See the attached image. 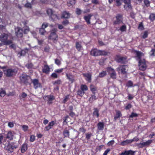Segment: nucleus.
Here are the masks:
<instances>
[{"label": "nucleus", "instance_id": "obj_59", "mask_svg": "<svg viewBox=\"0 0 155 155\" xmlns=\"http://www.w3.org/2000/svg\"><path fill=\"white\" fill-rule=\"evenodd\" d=\"M10 144H11L12 148L13 150L14 149L18 147V146L15 145V143H11Z\"/></svg>", "mask_w": 155, "mask_h": 155}, {"label": "nucleus", "instance_id": "obj_47", "mask_svg": "<svg viewBox=\"0 0 155 155\" xmlns=\"http://www.w3.org/2000/svg\"><path fill=\"white\" fill-rule=\"evenodd\" d=\"M148 33L147 31H144L143 35L142 36V37L143 38H147L148 36Z\"/></svg>", "mask_w": 155, "mask_h": 155}, {"label": "nucleus", "instance_id": "obj_38", "mask_svg": "<svg viewBox=\"0 0 155 155\" xmlns=\"http://www.w3.org/2000/svg\"><path fill=\"white\" fill-rule=\"evenodd\" d=\"M149 19L152 21L155 20V13L151 14L149 16Z\"/></svg>", "mask_w": 155, "mask_h": 155}, {"label": "nucleus", "instance_id": "obj_53", "mask_svg": "<svg viewBox=\"0 0 155 155\" xmlns=\"http://www.w3.org/2000/svg\"><path fill=\"white\" fill-rule=\"evenodd\" d=\"M64 70V68H61L59 69H57L55 70L54 71L55 73H60L62 72L63 70Z\"/></svg>", "mask_w": 155, "mask_h": 155}, {"label": "nucleus", "instance_id": "obj_60", "mask_svg": "<svg viewBox=\"0 0 155 155\" xmlns=\"http://www.w3.org/2000/svg\"><path fill=\"white\" fill-rule=\"evenodd\" d=\"M27 96V94L25 92H23L22 93L21 96L20 97V98H25Z\"/></svg>", "mask_w": 155, "mask_h": 155}, {"label": "nucleus", "instance_id": "obj_34", "mask_svg": "<svg viewBox=\"0 0 155 155\" xmlns=\"http://www.w3.org/2000/svg\"><path fill=\"white\" fill-rule=\"evenodd\" d=\"M75 3V0H70L69 2H68V5L69 7H72Z\"/></svg>", "mask_w": 155, "mask_h": 155}, {"label": "nucleus", "instance_id": "obj_49", "mask_svg": "<svg viewBox=\"0 0 155 155\" xmlns=\"http://www.w3.org/2000/svg\"><path fill=\"white\" fill-rule=\"evenodd\" d=\"M126 28V27L125 25H123L121 26L120 28V30L122 31H125Z\"/></svg>", "mask_w": 155, "mask_h": 155}, {"label": "nucleus", "instance_id": "obj_12", "mask_svg": "<svg viewBox=\"0 0 155 155\" xmlns=\"http://www.w3.org/2000/svg\"><path fill=\"white\" fill-rule=\"evenodd\" d=\"M43 99L45 100L48 101V103L50 104L51 103L52 101L54 100V98L53 95H47L44 96Z\"/></svg>", "mask_w": 155, "mask_h": 155}, {"label": "nucleus", "instance_id": "obj_36", "mask_svg": "<svg viewBox=\"0 0 155 155\" xmlns=\"http://www.w3.org/2000/svg\"><path fill=\"white\" fill-rule=\"evenodd\" d=\"M97 99V98L95 95L94 94L91 95V96L89 100L90 101L92 102L96 100Z\"/></svg>", "mask_w": 155, "mask_h": 155}, {"label": "nucleus", "instance_id": "obj_22", "mask_svg": "<svg viewBox=\"0 0 155 155\" xmlns=\"http://www.w3.org/2000/svg\"><path fill=\"white\" fill-rule=\"evenodd\" d=\"M28 145L26 143H24L22 146L21 149V151L22 153H23L25 152L28 149Z\"/></svg>", "mask_w": 155, "mask_h": 155}, {"label": "nucleus", "instance_id": "obj_27", "mask_svg": "<svg viewBox=\"0 0 155 155\" xmlns=\"http://www.w3.org/2000/svg\"><path fill=\"white\" fill-rule=\"evenodd\" d=\"M70 16V15L68 12H63L62 17L64 18H68Z\"/></svg>", "mask_w": 155, "mask_h": 155}, {"label": "nucleus", "instance_id": "obj_54", "mask_svg": "<svg viewBox=\"0 0 155 155\" xmlns=\"http://www.w3.org/2000/svg\"><path fill=\"white\" fill-rule=\"evenodd\" d=\"M35 140V137L34 135H31L30 137V141L31 142H34Z\"/></svg>", "mask_w": 155, "mask_h": 155}, {"label": "nucleus", "instance_id": "obj_13", "mask_svg": "<svg viewBox=\"0 0 155 155\" xmlns=\"http://www.w3.org/2000/svg\"><path fill=\"white\" fill-rule=\"evenodd\" d=\"M56 121H52L49 122L48 125L45 127V129L47 131L52 128V127L56 124Z\"/></svg>", "mask_w": 155, "mask_h": 155}, {"label": "nucleus", "instance_id": "obj_32", "mask_svg": "<svg viewBox=\"0 0 155 155\" xmlns=\"http://www.w3.org/2000/svg\"><path fill=\"white\" fill-rule=\"evenodd\" d=\"M81 90L84 92L88 89V87L85 85L82 84L81 86Z\"/></svg>", "mask_w": 155, "mask_h": 155}, {"label": "nucleus", "instance_id": "obj_30", "mask_svg": "<svg viewBox=\"0 0 155 155\" xmlns=\"http://www.w3.org/2000/svg\"><path fill=\"white\" fill-rule=\"evenodd\" d=\"M76 47L78 51H80L81 50L82 46L81 42H77L76 44Z\"/></svg>", "mask_w": 155, "mask_h": 155}, {"label": "nucleus", "instance_id": "obj_9", "mask_svg": "<svg viewBox=\"0 0 155 155\" xmlns=\"http://www.w3.org/2000/svg\"><path fill=\"white\" fill-rule=\"evenodd\" d=\"M2 144H3V145L4 146V147L6 150L11 152H12L13 151L12 148L11 144L9 143L8 142V141L5 143H3Z\"/></svg>", "mask_w": 155, "mask_h": 155}, {"label": "nucleus", "instance_id": "obj_4", "mask_svg": "<svg viewBox=\"0 0 155 155\" xmlns=\"http://www.w3.org/2000/svg\"><path fill=\"white\" fill-rule=\"evenodd\" d=\"M57 29L56 28H54L51 31V33L48 37L49 39H51L53 41H56L58 39V35L56 34Z\"/></svg>", "mask_w": 155, "mask_h": 155}, {"label": "nucleus", "instance_id": "obj_6", "mask_svg": "<svg viewBox=\"0 0 155 155\" xmlns=\"http://www.w3.org/2000/svg\"><path fill=\"white\" fill-rule=\"evenodd\" d=\"M107 71L110 74L111 78L113 79L116 78V74L114 69L110 67H109L107 68Z\"/></svg>", "mask_w": 155, "mask_h": 155}, {"label": "nucleus", "instance_id": "obj_40", "mask_svg": "<svg viewBox=\"0 0 155 155\" xmlns=\"http://www.w3.org/2000/svg\"><path fill=\"white\" fill-rule=\"evenodd\" d=\"M50 17L51 18L52 20H53V21H55L58 19V17L56 15L54 14L51 15Z\"/></svg>", "mask_w": 155, "mask_h": 155}, {"label": "nucleus", "instance_id": "obj_33", "mask_svg": "<svg viewBox=\"0 0 155 155\" xmlns=\"http://www.w3.org/2000/svg\"><path fill=\"white\" fill-rule=\"evenodd\" d=\"M134 53L137 55V57L139 59H140L141 57L142 56L143 54L140 51H134Z\"/></svg>", "mask_w": 155, "mask_h": 155}, {"label": "nucleus", "instance_id": "obj_23", "mask_svg": "<svg viewBox=\"0 0 155 155\" xmlns=\"http://www.w3.org/2000/svg\"><path fill=\"white\" fill-rule=\"evenodd\" d=\"M50 68L47 65H45L43 69V72L46 74H48L49 72Z\"/></svg>", "mask_w": 155, "mask_h": 155}, {"label": "nucleus", "instance_id": "obj_58", "mask_svg": "<svg viewBox=\"0 0 155 155\" xmlns=\"http://www.w3.org/2000/svg\"><path fill=\"white\" fill-rule=\"evenodd\" d=\"M116 2L117 3V5L119 6L121 5L122 4V0H116Z\"/></svg>", "mask_w": 155, "mask_h": 155}, {"label": "nucleus", "instance_id": "obj_57", "mask_svg": "<svg viewBox=\"0 0 155 155\" xmlns=\"http://www.w3.org/2000/svg\"><path fill=\"white\" fill-rule=\"evenodd\" d=\"M114 140H112L109 141L107 143V145L109 146L113 145L114 143Z\"/></svg>", "mask_w": 155, "mask_h": 155}, {"label": "nucleus", "instance_id": "obj_45", "mask_svg": "<svg viewBox=\"0 0 155 155\" xmlns=\"http://www.w3.org/2000/svg\"><path fill=\"white\" fill-rule=\"evenodd\" d=\"M84 93L85 92L81 90H79L78 91V95H80L81 96H83L84 94Z\"/></svg>", "mask_w": 155, "mask_h": 155}, {"label": "nucleus", "instance_id": "obj_43", "mask_svg": "<svg viewBox=\"0 0 155 155\" xmlns=\"http://www.w3.org/2000/svg\"><path fill=\"white\" fill-rule=\"evenodd\" d=\"M126 86L128 87H131L133 86V82L130 81L126 84Z\"/></svg>", "mask_w": 155, "mask_h": 155}, {"label": "nucleus", "instance_id": "obj_24", "mask_svg": "<svg viewBox=\"0 0 155 155\" xmlns=\"http://www.w3.org/2000/svg\"><path fill=\"white\" fill-rule=\"evenodd\" d=\"M132 143V140H124L120 144L122 146H125L127 144L130 143Z\"/></svg>", "mask_w": 155, "mask_h": 155}, {"label": "nucleus", "instance_id": "obj_35", "mask_svg": "<svg viewBox=\"0 0 155 155\" xmlns=\"http://www.w3.org/2000/svg\"><path fill=\"white\" fill-rule=\"evenodd\" d=\"M13 137V134L11 131L9 132L7 134V138L11 140L12 139Z\"/></svg>", "mask_w": 155, "mask_h": 155}, {"label": "nucleus", "instance_id": "obj_7", "mask_svg": "<svg viewBox=\"0 0 155 155\" xmlns=\"http://www.w3.org/2000/svg\"><path fill=\"white\" fill-rule=\"evenodd\" d=\"M30 78V77L25 74H22L20 77L21 81L23 83L27 82L28 80Z\"/></svg>", "mask_w": 155, "mask_h": 155}, {"label": "nucleus", "instance_id": "obj_44", "mask_svg": "<svg viewBox=\"0 0 155 155\" xmlns=\"http://www.w3.org/2000/svg\"><path fill=\"white\" fill-rule=\"evenodd\" d=\"M106 74V72L105 71H103L99 74V76L100 77H103Z\"/></svg>", "mask_w": 155, "mask_h": 155}, {"label": "nucleus", "instance_id": "obj_19", "mask_svg": "<svg viewBox=\"0 0 155 155\" xmlns=\"http://www.w3.org/2000/svg\"><path fill=\"white\" fill-rule=\"evenodd\" d=\"M90 90L91 91L92 93L95 94L97 92V87L93 85V84H91L90 87Z\"/></svg>", "mask_w": 155, "mask_h": 155}, {"label": "nucleus", "instance_id": "obj_51", "mask_svg": "<svg viewBox=\"0 0 155 155\" xmlns=\"http://www.w3.org/2000/svg\"><path fill=\"white\" fill-rule=\"evenodd\" d=\"M138 114L136 113H132L130 116V118H133L137 117Z\"/></svg>", "mask_w": 155, "mask_h": 155}, {"label": "nucleus", "instance_id": "obj_5", "mask_svg": "<svg viewBox=\"0 0 155 155\" xmlns=\"http://www.w3.org/2000/svg\"><path fill=\"white\" fill-rule=\"evenodd\" d=\"M139 68L140 69L142 70H145L147 68V66L144 60H139Z\"/></svg>", "mask_w": 155, "mask_h": 155}, {"label": "nucleus", "instance_id": "obj_48", "mask_svg": "<svg viewBox=\"0 0 155 155\" xmlns=\"http://www.w3.org/2000/svg\"><path fill=\"white\" fill-rule=\"evenodd\" d=\"M70 96L69 95H68L66 96L64 98V99L63 100V102L64 103H66L69 99Z\"/></svg>", "mask_w": 155, "mask_h": 155}, {"label": "nucleus", "instance_id": "obj_21", "mask_svg": "<svg viewBox=\"0 0 155 155\" xmlns=\"http://www.w3.org/2000/svg\"><path fill=\"white\" fill-rule=\"evenodd\" d=\"M116 114L114 117L115 120H116L118 118H119L122 116L121 112L119 110H116Z\"/></svg>", "mask_w": 155, "mask_h": 155}, {"label": "nucleus", "instance_id": "obj_14", "mask_svg": "<svg viewBox=\"0 0 155 155\" xmlns=\"http://www.w3.org/2000/svg\"><path fill=\"white\" fill-rule=\"evenodd\" d=\"M116 20L114 22L115 24H119L122 22V16L120 15H118L116 16Z\"/></svg>", "mask_w": 155, "mask_h": 155}, {"label": "nucleus", "instance_id": "obj_56", "mask_svg": "<svg viewBox=\"0 0 155 155\" xmlns=\"http://www.w3.org/2000/svg\"><path fill=\"white\" fill-rule=\"evenodd\" d=\"M24 33L25 34L27 33L29 31V28L28 27H26L24 28Z\"/></svg>", "mask_w": 155, "mask_h": 155}, {"label": "nucleus", "instance_id": "obj_25", "mask_svg": "<svg viewBox=\"0 0 155 155\" xmlns=\"http://www.w3.org/2000/svg\"><path fill=\"white\" fill-rule=\"evenodd\" d=\"M92 15L90 14L88 15L87 16H85L84 17V19L86 21L87 24H90V19Z\"/></svg>", "mask_w": 155, "mask_h": 155}, {"label": "nucleus", "instance_id": "obj_2", "mask_svg": "<svg viewBox=\"0 0 155 155\" xmlns=\"http://www.w3.org/2000/svg\"><path fill=\"white\" fill-rule=\"evenodd\" d=\"M4 74L8 77H10L15 75L17 72L15 68H9L3 70Z\"/></svg>", "mask_w": 155, "mask_h": 155}, {"label": "nucleus", "instance_id": "obj_46", "mask_svg": "<svg viewBox=\"0 0 155 155\" xmlns=\"http://www.w3.org/2000/svg\"><path fill=\"white\" fill-rule=\"evenodd\" d=\"M23 130L25 131H27L28 129V126L26 125H23L22 126Z\"/></svg>", "mask_w": 155, "mask_h": 155}, {"label": "nucleus", "instance_id": "obj_39", "mask_svg": "<svg viewBox=\"0 0 155 155\" xmlns=\"http://www.w3.org/2000/svg\"><path fill=\"white\" fill-rule=\"evenodd\" d=\"M47 13L49 15L50 17L51 15L53 14V12L52 10L50 8L48 9L47 10Z\"/></svg>", "mask_w": 155, "mask_h": 155}, {"label": "nucleus", "instance_id": "obj_16", "mask_svg": "<svg viewBox=\"0 0 155 155\" xmlns=\"http://www.w3.org/2000/svg\"><path fill=\"white\" fill-rule=\"evenodd\" d=\"M126 58L121 57L120 56H117L115 58L116 61L118 62L124 63Z\"/></svg>", "mask_w": 155, "mask_h": 155}, {"label": "nucleus", "instance_id": "obj_28", "mask_svg": "<svg viewBox=\"0 0 155 155\" xmlns=\"http://www.w3.org/2000/svg\"><path fill=\"white\" fill-rule=\"evenodd\" d=\"M63 135L64 137H69V131L68 130H64L63 132Z\"/></svg>", "mask_w": 155, "mask_h": 155}, {"label": "nucleus", "instance_id": "obj_3", "mask_svg": "<svg viewBox=\"0 0 155 155\" xmlns=\"http://www.w3.org/2000/svg\"><path fill=\"white\" fill-rule=\"evenodd\" d=\"M91 54L93 56H97L100 55H106L107 52L104 51H101L96 49H92L91 51Z\"/></svg>", "mask_w": 155, "mask_h": 155}, {"label": "nucleus", "instance_id": "obj_62", "mask_svg": "<svg viewBox=\"0 0 155 155\" xmlns=\"http://www.w3.org/2000/svg\"><path fill=\"white\" fill-rule=\"evenodd\" d=\"M8 126L10 127H13L14 126V124L12 122H9L8 123Z\"/></svg>", "mask_w": 155, "mask_h": 155}, {"label": "nucleus", "instance_id": "obj_26", "mask_svg": "<svg viewBox=\"0 0 155 155\" xmlns=\"http://www.w3.org/2000/svg\"><path fill=\"white\" fill-rule=\"evenodd\" d=\"M99 110L97 108H95L94 109V111L93 113V116L94 117H98L99 116Z\"/></svg>", "mask_w": 155, "mask_h": 155}, {"label": "nucleus", "instance_id": "obj_42", "mask_svg": "<svg viewBox=\"0 0 155 155\" xmlns=\"http://www.w3.org/2000/svg\"><path fill=\"white\" fill-rule=\"evenodd\" d=\"M124 8L126 10H128L131 8L130 4H125L124 5Z\"/></svg>", "mask_w": 155, "mask_h": 155}, {"label": "nucleus", "instance_id": "obj_15", "mask_svg": "<svg viewBox=\"0 0 155 155\" xmlns=\"http://www.w3.org/2000/svg\"><path fill=\"white\" fill-rule=\"evenodd\" d=\"M127 68V66L126 65L121 66L117 68V71H121L122 73L124 74L126 73L125 70Z\"/></svg>", "mask_w": 155, "mask_h": 155}, {"label": "nucleus", "instance_id": "obj_52", "mask_svg": "<svg viewBox=\"0 0 155 155\" xmlns=\"http://www.w3.org/2000/svg\"><path fill=\"white\" fill-rule=\"evenodd\" d=\"M155 52V49H153L150 52V54L151 56H155L154 53Z\"/></svg>", "mask_w": 155, "mask_h": 155}, {"label": "nucleus", "instance_id": "obj_17", "mask_svg": "<svg viewBox=\"0 0 155 155\" xmlns=\"http://www.w3.org/2000/svg\"><path fill=\"white\" fill-rule=\"evenodd\" d=\"M83 76L85 77V79L88 82H90L91 81V76L90 73L83 74Z\"/></svg>", "mask_w": 155, "mask_h": 155}, {"label": "nucleus", "instance_id": "obj_1", "mask_svg": "<svg viewBox=\"0 0 155 155\" xmlns=\"http://www.w3.org/2000/svg\"><path fill=\"white\" fill-rule=\"evenodd\" d=\"M9 36L8 34L3 33L0 36V41L5 45H9L12 43L11 41L9 40Z\"/></svg>", "mask_w": 155, "mask_h": 155}, {"label": "nucleus", "instance_id": "obj_11", "mask_svg": "<svg viewBox=\"0 0 155 155\" xmlns=\"http://www.w3.org/2000/svg\"><path fill=\"white\" fill-rule=\"evenodd\" d=\"M32 82L33 84L34 87L35 89L39 87H42L41 84L39 82L38 80L37 79H34L32 80Z\"/></svg>", "mask_w": 155, "mask_h": 155}, {"label": "nucleus", "instance_id": "obj_18", "mask_svg": "<svg viewBox=\"0 0 155 155\" xmlns=\"http://www.w3.org/2000/svg\"><path fill=\"white\" fill-rule=\"evenodd\" d=\"M134 152L131 150H126L120 155H134Z\"/></svg>", "mask_w": 155, "mask_h": 155}, {"label": "nucleus", "instance_id": "obj_50", "mask_svg": "<svg viewBox=\"0 0 155 155\" xmlns=\"http://www.w3.org/2000/svg\"><path fill=\"white\" fill-rule=\"evenodd\" d=\"M48 24L47 23H44L43 24L41 28L45 29L48 26Z\"/></svg>", "mask_w": 155, "mask_h": 155}, {"label": "nucleus", "instance_id": "obj_64", "mask_svg": "<svg viewBox=\"0 0 155 155\" xmlns=\"http://www.w3.org/2000/svg\"><path fill=\"white\" fill-rule=\"evenodd\" d=\"M145 4L147 6H148L150 5V2L148 0H145L144 1Z\"/></svg>", "mask_w": 155, "mask_h": 155}, {"label": "nucleus", "instance_id": "obj_41", "mask_svg": "<svg viewBox=\"0 0 155 155\" xmlns=\"http://www.w3.org/2000/svg\"><path fill=\"white\" fill-rule=\"evenodd\" d=\"M6 94V92L4 90L2 89L0 90V96L2 97L4 96Z\"/></svg>", "mask_w": 155, "mask_h": 155}, {"label": "nucleus", "instance_id": "obj_63", "mask_svg": "<svg viewBox=\"0 0 155 155\" xmlns=\"http://www.w3.org/2000/svg\"><path fill=\"white\" fill-rule=\"evenodd\" d=\"M26 66L28 68H32V65L31 63L28 64L26 65Z\"/></svg>", "mask_w": 155, "mask_h": 155}, {"label": "nucleus", "instance_id": "obj_55", "mask_svg": "<svg viewBox=\"0 0 155 155\" xmlns=\"http://www.w3.org/2000/svg\"><path fill=\"white\" fill-rule=\"evenodd\" d=\"M25 6L27 8H31V5L30 3L27 2V3L25 5Z\"/></svg>", "mask_w": 155, "mask_h": 155}, {"label": "nucleus", "instance_id": "obj_61", "mask_svg": "<svg viewBox=\"0 0 155 155\" xmlns=\"http://www.w3.org/2000/svg\"><path fill=\"white\" fill-rule=\"evenodd\" d=\"M138 29L140 30H142L143 29V24L142 23H140L138 26Z\"/></svg>", "mask_w": 155, "mask_h": 155}, {"label": "nucleus", "instance_id": "obj_31", "mask_svg": "<svg viewBox=\"0 0 155 155\" xmlns=\"http://www.w3.org/2000/svg\"><path fill=\"white\" fill-rule=\"evenodd\" d=\"M28 49L27 48H25L24 50L21 51L20 53H18L21 56H24L27 52H28Z\"/></svg>", "mask_w": 155, "mask_h": 155}, {"label": "nucleus", "instance_id": "obj_8", "mask_svg": "<svg viewBox=\"0 0 155 155\" xmlns=\"http://www.w3.org/2000/svg\"><path fill=\"white\" fill-rule=\"evenodd\" d=\"M16 35L18 38H21L23 35V30L19 27H17L15 29Z\"/></svg>", "mask_w": 155, "mask_h": 155}, {"label": "nucleus", "instance_id": "obj_29", "mask_svg": "<svg viewBox=\"0 0 155 155\" xmlns=\"http://www.w3.org/2000/svg\"><path fill=\"white\" fill-rule=\"evenodd\" d=\"M66 76L67 77V78L72 83L74 81V79L73 78V76L70 74H66Z\"/></svg>", "mask_w": 155, "mask_h": 155}, {"label": "nucleus", "instance_id": "obj_37", "mask_svg": "<svg viewBox=\"0 0 155 155\" xmlns=\"http://www.w3.org/2000/svg\"><path fill=\"white\" fill-rule=\"evenodd\" d=\"M39 33L41 35H45L47 33L45 29L40 28L39 29Z\"/></svg>", "mask_w": 155, "mask_h": 155}, {"label": "nucleus", "instance_id": "obj_20", "mask_svg": "<svg viewBox=\"0 0 155 155\" xmlns=\"http://www.w3.org/2000/svg\"><path fill=\"white\" fill-rule=\"evenodd\" d=\"M97 128L98 130H102L104 127V124L103 122H99L97 125Z\"/></svg>", "mask_w": 155, "mask_h": 155}, {"label": "nucleus", "instance_id": "obj_10", "mask_svg": "<svg viewBox=\"0 0 155 155\" xmlns=\"http://www.w3.org/2000/svg\"><path fill=\"white\" fill-rule=\"evenodd\" d=\"M152 142V140H148L147 141L138 144V146L140 148H142L145 146L150 145Z\"/></svg>", "mask_w": 155, "mask_h": 155}]
</instances>
